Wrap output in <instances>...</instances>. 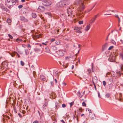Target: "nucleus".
I'll return each instance as SVG.
<instances>
[{"label":"nucleus","mask_w":123,"mask_h":123,"mask_svg":"<svg viewBox=\"0 0 123 123\" xmlns=\"http://www.w3.org/2000/svg\"><path fill=\"white\" fill-rule=\"evenodd\" d=\"M89 0H79L77 3L80 4V9L81 11L83 10L85 8V7L84 4L88 3Z\"/></svg>","instance_id":"nucleus-1"},{"label":"nucleus","mask_w":123,"mask_h":123,"mask_svg":"<svg viewBox=\"0 0 123 123\" xmlns=\"http://www.w3.org/2000/svg\"><path fill=\"white\" fill-rule=\"evenodd\" d=\"M70 2V1L68 0H64L57 3L56 6L58 7H63L65 6L68 5Z\"/></svg>","instance_id":"nucleus-2"},{"label":"nucleus","mask_w":123,"mask_h":123,"mask_svg":"<svg viewBox=\"0 0 123 123\" xmlns=\"http://www.w3.org/2000/svg\"><path fill=\"white\" fill-rule=\"evenodd\" d=\"M42 4L46 6H49L51 4V2L48 0H43L42 1Z\"/></svg>","instance_id":"nucleus-3"},{"label":"nucleus","mask_w":123,"mask_h":123,"mask_svg":"<svg viewBox=\"0 0 123 123\" xmlns=\"http://www.w3.org/2000/svg\"><path fill=\"white\" fill-rule=\"evenodd\" d=\"M45 8L42 6H39L37 9V11L39 12H43Z\"/></svg>","instance_id":"nucleus-4"},{"label":"nucleus","mask_w":123,"mask_h":123,"mask_svg":"<svg viewBox=\"0 0 123 123\" xmlns=\"http://www.w3.org/2000/svg\"><path fill=\"white\" fill-rule=\"evenodd\" d=\"M82 29V27H75L74 30H75L76 32H77L79 33H81L82 32L80 31V29Z\"/></svg>","instance_id":"nucleus-5"},{"label":"nucleus","mask_w":123,"mask_h":123,"mask_svg":"<svg viewBox=\"0 0 123 123\" xmlns=\"http://www.w3.org/2000/svg\"><path fill=\"white\" fill-rule=\"evenodd\" d=\"M20 20L22 21L25 22H27L28 21V20L23 16L20 17Z\"/></svg>","instance_id":"nucleus-6"},{"label":"nucleus","mask_w":123,"mask_h":123,"mask_svg":"<svg viewBox=\"0 0 123 123\" xmlns=\"http://www.w3.org/2000/svg\"><path fill=\"white\" fill-rule=\"evenodd\" d=\"M57 53L59 56H62L64 55L63 52L59 50L57 51Z\"/></svg>","instance_id":"nucleus-7"},{"label":"nucleus","mask_w":123,"mask_h":123,"mask_svg":"<svg viewBox=\"0 0 123 123\" xmlns=\"http://www.w3.org/2000/svg\"><path fill=\"white\" fill-rule=\"evenodd\" d=\"M48 104V102H45V103L43 105V110H44L46 109Z\"/></svg>","instance_id":"nucleus-8"},{"label":"nucleus","mask_w":123,"mask_h":123,"mask_svg":"<svg viewBox=\"0 0 123 123\" xmlns=\"http://www.w3.org/2000/svg\"><path fill=\"white\" fill-rule=\"evenodd\" d=\"M115 57L113 56L111 54L109 56V59H110V61L111 62H112L114 60Z\"/></svg>","instance_id":"nucleus-9"},{"label":"nucleus","mask_w":123,"mask_h":123,"mask_svg":"<svg viewBox=\"0 0 123 123\" xmlns=\"http://www.w3.org/2000/svg\"><path fill=\"white\" fill-rule=\"evenodd\" d=\"M97 78L96 76H95L93 77L92 82L93 84L95 83V82H97Z\"/></svg>","instance_id":"nucleus-10"},{"label":"nucleus","mask_w":123,"mask_h":123,"mask_svg":"<svg viewBox=\"0 0 123 123\" xmlns=\"http://www.w3.org/2000/svg\"><path fill=\"white\" fill-rule=\"evenodd\" d=\"M27 12V10L25 8H23L21 10V12L23 14H25Z\"/></svg>","instance_id":"nucleus-11"},{"label":"nucleus","mask_w":123,"mask_h":123,"mask_svg":"<svg viewBox=\"0 0 123 123\" xmlns=\"http://www.w3.org/2000/svg\"><path fill=\"white\" fill-rule=\"evenodd\" d=\"M90 24H89L86 27H85L84 29L86 31H88L89 29L90 28Z\"/></svg>","instance_id":"nucleus-12"},{"label":"nucleus","mask_w":123,"mask_h":123,"mask_svg":"<svg viewBox=\"0 0 123 123\" xmlns=\"http://www.w3.org/2000/svg\"><path fill=\"white\" fill-rule=\"evenodd\" d=\"M108 44L107 43H105L104 45L102 46V49L103 50H104L107 46Z\"/></svg>","instance_id":"nucleus-13"},{"label":"nucleus","mask_w":123,"mask_h":123,"mask_svg":"<svg viewBox=\"0 0 123 123\" xmlns=\"http://www.w3.org/2000/svg\"><path fill=\"white\" fill-rule=\"evenodd\" d=\"M11 1V0H6L5 2L6 5L7 6L10 5Z\"/></svg>","instance_id":"nucleus-14"},{"label":"nucleus","mask_w":123,"mask_h":123,"mask_svg":"<svg viewBox=\"0 0 123 123\" xmlns=\"http://www.w3.org/2000/svg\"><path fill=\"white\" fill-rule=\"evenodd\" d=\"M97 18L95 17V16L93 17L90 20V22L91 23H93L95 22L96 18Z\"/></svg>","instance_id":"nucleus-15"},{"label":"nucleus","mask_w":123,"mask_h":123,"mask_svg":"<svg viewBox=\"0 0 123 123\" xmlns=\"http://www.w3.org/2000/svg\"><path fill=\"white\" fill-rule=\"evenodd\" d=\"M16 4V2L14 1L11 0L10 4V5H12V6H13L15 5Z\"/></svg>","instance_id":"nucleus-16"},{"label":"nucleus","mask_w":123,"mask_h":123,"mask_svg":"<svg viewBox=\"0 0 123 123\" xmlns=\"http://www.w3.org/2000/svg\"><path fill=\"white\" fill-rule=\"evenodd\" d=\"M40 78L43 81H44L45 80V77L43 75H41Z\"/></svg>","instance_id":"nucleus-17"},{"label":"nucleus","mask_w":123,"mask_h":123,"mask_svg":"<svg viewBox=\"0 0 123 123\" xmlns=\"http://www.w3.org/2000/svg\"><path fill=\"white\" fill-rule=\"evenodd\" d=\"M94 115L93 114H90V117L91 120H92L94 119Z\"/></svg>","instance_id":"nucleus-18"},{"label":"nucleus","mask_w":123,"mask_h":123,"mask_svg":"<svg viewBox=\"0 0 123 123\" xmlns=\"http://www.w3.org/2000/svg\"><path fill=\"white\" fill-rule=\"evenodd\" d=\"M51 48L54 50H57V48L55 46H52L51 47Z\"/></svg>","instance_id":"nucleus-19"},{"label":"nucleus","mask_w":123,"mask_h":123,"mask_svg":"<svg viewBox=\"0 0 123 123\" xmlns=\"http://www.w3.org/2000/svg\"><path fill=\"white\" fill-rule=\"evenodd\" d=\"M32 18H35L37 17V15L35 13H32Z\"/></svg>","instance_id":"nucleus-20"},{"label":"nucleus","mask_w":123,"mask_h":123,"mask_svg":"<svg viewBox=\"0 0 123 123\" xmlns=\"http://www.w3.org/2000/svg\"><path fill=\"white\" fill-rule=\"evenodd\" d=\"M77 95L80 98H81L83 96V95L81 94L80 92H78L77 93Z\"/></svg>","instance_id":"nucleus-21"},{"label":"nucleus","mask_w":123,"mask_h":123,"mask_svg":"<svg viewBox=\"0 0 123 123\" xmlns=\"http://www.w3.org/2000/svg\"><path fill=\"white\" fill-rule=\"evenodd\" d=\"M46 52L48 53H50V51L49 48L48 47H46L45 48Z\"/></svg>","instance_id":"nucleus-22"},{"label":"nucleus","mask_w":123,"mask_h":123,"mask_svg":"<svg viewBox=\"0 0 123 123\" xmlns=\"http://www.w3.org/2000/svg\"><path fill=\"white\" fill-rule=\"evenodd\" d=\"M109 89H111L113 85L112 84H110L109 85Z\"/></svg>","instance_id":"nucleus-23"},{"label":"nucleus","mask_w":123,"mask_h":123,"mask_svg":"<svg viewBox=\"0 0 123 123\" xmlns=\"http://www.w3.org/2000/svg\"><path fill=\"white\" fill-rule=\"evenodd\" d=\"M110 94L109 93H108L106 94L105 96L106 98H108L110 97Z\"/></svg>","instance_id":"nucleus-24"},{"label":"nucleus","mask_w":123,"mask_h":123,"mask_svg":"<svg viewBox=\"0 0 123 123\" xmlns=\"http://www.w3.org/2000/svg\"><path fill=\"white\" fill-rule=\"evenodd\" d=\"M40 35H37L35 36V38L36 39H37L39 38L40 37Z\"/></svg>","instance_id":"nucleus-25"},{"label":"nucleus","mask_w":123,"mask_h":123,"mask_svg":"<svg viewBox=\"0 0 123 123\" xmlns=\"http://www.w3.org/2000/svg\"><path fill=\"white\" fill-rule=\"evenodd\" d=\"M25 54L26 55H28L29 54V52L28 49H25Z\"/></svg>","instance_id":"nucleus-26"},{"label":"nucleus","mask_w":123,"mask_h":123,"mask_svg":"<svg viewBox=\"0 0 123 123\" xmlns=\"http://www.w3.org/2000/svg\"><path fill=\"white\" fill-rule=\"evenodd\" d=\"M8 35L9 37L11 39H12L13 38L12 36L11 35L9 34H8Z\"/></svg>","instance_id":"nucleus-27"},{"label":"nucleus","mask_w":123,"mask_h":123,"mask_svg":"<svg viewBox=\"0 0 123 123\" xmlns=\"http://www.w3.org/2000/svg\"><path fill=\"white\" fill-rule=\"evenodd\" d=\"M117 95L120 98H121L122 96V94L121 93H119V94Z\"/></svg>","instance_id":"nucleus-28"},{"label":"nucleus","mask_w":123,"mask_h":123,"mask_svg":"<svg viewBox=\"0 0 123 123\" xmlns=\"http://www.w3.org/2000/svg\"><path fill=\"white\" fill-rule=\"evenodd\" d=\"M119 55L121 57L122 59L123 60V54L122 53H120L119 54Z\"/></svg>","instance_id":"nucleus-29"},{"label":"nucleus","mask_w":123,"mask_h":123,"mask_svg":"<svg viewBox=\"0 0 123 123\" xmlns=\"http://www.w3.org/2000/svg\"><path fill=\"white\" fill-rule=\"evenodd\" d=\"M11 21V20L10 19H8L7 20V22L8 23H10Z\"/></svg>","instance_id":"nucleus-30"},{"label":"nucleus","mask_w":123,"mask_h":123,"mask_svg":"<svg viewBox=\"0 0 123 123\" xmlns=\"http://www.w3.org/2000/svg\"><path fill=\"white\" fill-rule=\"evenodd\" d=\"M103 83L104 86H105L106 84V82L105 81H103Z\"/></svg>","instance_id":"nucleus-31"},{"label":"nucleus","mask_w":123,"mask_h":123,"mask_svg":"<svg viewBox=\"0 0 123 123\" xmlns=\"http://www.w3.org/2000/svg\"><path fill=\"white\" fill-rule=\"evenodd\" d=\"M114 47V46H110V47L108 49V50H110L112 48H113Z\"/></svg>","instance_id":"nucleus-32"},{"label":"nucleus","mask_w":123,"mask_h":123,"mask_svg":"<svg viewBox=\"0 0 123 123\" xmlns=\"http://www.w3.org/2000/svg\"><path fill=\"white\" fill-rule=\"evenodd\" d=\"M20 64L22 66H24L25 64L24 62L22 61H20Z\"/></svg>","instance_id":"nucleus-33"},{"label":"nucleus","mask_w":123,"mask_h":123,"mask_svg":"<svg viewBox=\"0 0 123 123\" xmlns=\"http://www.w3.org/2000/svg\"><path fill=\"white\" fill-rule=\"evenodd\" d=\"M60 43V42L59 41H56L55 42V43L57 45H59Z\"/></svg>","instance_id":"nucleus-34"},{"label":"nucleus","mask_w":123,"mask_h":123,"mask_svg":"<svg viewBox=\"0 0 123 123\" xmlns=\"http://www.w3.org/2000/svg\"><path fill=\"white\" fill-rule=\"evenodd\" d=\"M111 43L114 44H115L116 43V42L113 40H112L111 41Z\"/></svg>","instance_id":"nucleus-35"},{"label":"nucleus","mask_w":123,"mask_h":123,"mask_svg":"<svg viewBox=\"0 0 123 123\" xmlns=\"http://www.w3.org/2000/svg\"><path fill=\"white\" fill-rule=\"evenodd\" d=\"M10 54L12 57L14 56L15 55V54L14 53H10Z\"/></svg>","instance_id":"nucleus-36"},{"label":"nucleus","mask_w":123,"mask_h":123,"mask_svg":"<svg viewBox=\"0 0 123 123\" xmlns=\"http://www.w3.org/2000/svg\"><path fill=\"white\" fill-rule=\"evenodd\" d=\"M55 106L56 108L57 109L59 107V104L57 103V105H56Z\"/></svg>","instance_id":"nucleus-37"},{"label":"nucleus","mask_w":123,"mask_h":123,"mask_svg":"<svg viewBox=\"0 0 123 123\" xmlns=\"http://www.w3.org/2000/svg\"><path fill=\"white\" fill-rule=\"evenodd\" d=\"M13 110L14 112L16 113H17L16 108L15 107H13Z\"/></svg>","instance_id":"nucleus-38"},{"label":"nucleus","mask_w":123,"mask_h":123,"mask_svg":"<svg viewBox=\"0 0 123 123\" xmlns=\"http://www.w3.org/2000/svg\"><path fill=\"white\" fill-rule=\"evenodd\" d=\"M82 105L83 106H86V103L84 102H83L82 103Z\"/></svg>","instance_id":"nucleus-39"},{"label":"nucleus","mask_w":123,"mask_h":123,"mask_svg":"<svg viewBox=\"0 0 123 123\" xmlns=\"http://www.w3.org/2000/svg\"><path fill=\"white\" fill-rule=\"evenodd\" d=\"M88 111H89V113H91L92 112V111L89 108H88L87 109Z\"/></svg>","instance_id":"nucleus-40"},{"label":"nucleus","mask_w":123,"mask_h":123,"mask_svg":"<svg viewBox=\"0 0 123 123\" xmlns=\"http://www.w3.org/2000/svg\"><path fill=\"white\" fill-rule=\"evenodd\" d=\"M69 10L70 9V8H69L68 9H67V11L68 12V14H69L70 13H71V11L70 10V11H69Z\"/></svg>","instance_id":"nucleus-41"},{"label":"nucleus","mask_w":123,"mask_h":123,"mask_svg":"<svg viewBox=\"0 0 123 123\" xmlns=\"http://www.w3.org/2000/svg\"><path fill=\"white\" fill-rule=\"evenodd\" d=\"M83 21H80L79 22V23L80 24H83Z\"/></svg>","instance_id":"nucleus-42"},{"label":"nucleus","mask_w":123,"mask_h":123,"mask_svg":"<svg viewBox=\"0 0 123 123\" xmlns=\"http://www.w3.org/2000/svg\"><path fill=\"white\" fill-rule=\"evenodd\" d=\"M23 7V6L22 5H20L18 6V7L19 9Z\"/></svg>","instance_id":"nucleus-43"},{"label":"nucleus","mask_w":123,"mask_h":123,"mask_svg":"<svg viewBox=\"0 0 123 123\" xmlns=\"http://www.w3.org/2000/svg\"><path fill=\"white\" fill-rule=\"evenodd\" d=\"M74 102H72L70 103V107H71L72 106V105L74 104Z\"/></svg>","instance_id":"nucleus-44"},{"label":"nucleus","mask_w":123,"mask_h":123,"mask_svg":"<svg viewBox=\"0 0 123 123\" xmlns=\"http://www.w3.org/2000/svg\"><path fill=\"white\" fill-rule=\"evenodd\" d=\"M70 57H71L70 56H67L65 58V59L66 60H67L69 59Z\"/></svg>","instance_id":"nucleus-45"},{"label":"nucleus","mask_w":123,"mask_h":123,"mask_svg":"<svg viewBox=\"0 0 123 123\" xmlns=\"http://www.w3.org/2000/svg\"><path fill=\"white\" fill-rule=\"evenodd\" d=\"M69 45L68 44H67L66 45V47L67 48H69Z\"/></svg>","instance_id":"nucleus-46"},{"label":"nucleus","mask_w":123,"mask_h":123,"mask_svg":"<svg viewBox=\"0 0 123 123\" xmlns=\"http://www.w3.org/2000/svg\"><path fill=\"white\" fill-rule=\"evenodd\" d=\"M62 107H63L64 108L66 107V105L64 104H63L62 105Z\"/></svg>","instance_id":"nucleus-47"},{"label":"nucleus","mask_w":123,"mask_h":123,"mask_svg":"<svg viewBox=\"0 0 123 123\" xmlns=\"http://www.w3.org/2000/svg\"><path fill=\"white\" fill-rule=\"evenodd\" d=\"M33 123H38V121L37 120L33 122Z\"/></svg>","instance_id":"nucleus-48"},{"label":"nucleus","mask_w":123,"mask_h":123,"mask_svg":"<svg viewBox=\"0 0 123 123\" xmlns=\"http://www.w3.org/2000/svg\"><path fill=\"white\" fill-rule=\"evenodd\" d=\"M33 75L34 76V77H35V75L36 74V72L35 71H33Z\"/></svg>","instance_id":"nucleus-49"},{"label":"nucleus","mask_w":123,"mask_h":123,"mask_svg":"<svg viewBox=\"0 0 123 123\" xmlns=\"http://www.w3.org/2000/svg\"><path fill=\"white\" fill-rule=\"evenodd\" d=\"M22 113L23 114H25V111L24 110H22Z\"/></svg>","instance_id":"nucleus-50"},{"label":"nucleus","mask_w":123,"mask_h":123,"mask_svg":"<svg viewBox=\"0 0 123 123\" xmlns=\"http://www.w3.org/2000/svg\"><path fill=\"white\" fill-rule=\"evenodd\" d=\"M94 85V88L95 89V90H97V89H96V86L95 84V83H94V84H93Z\"/></svg>","instance_id":"nucleus-51"},{"label":"nucleus","mask_w":123,"mask_h":123,"mask_svg":"<svg viewBox=\"0 0 123 123\" xmlns=\"http://www.w3.org/2000/svg\"><path fill=\"white\" fill-rule=\"evenodd\" d=\"M99 13H98V14H97V15H95L94 16L96 17V18H97V17H98V16H99Z\"/></svg>","instance_id":"nucleus-52"},{"label":"nucleus","mask_w":123,"mask_h":123,"mask_svg":"<svg viewBox=\"0 0 123 123\" xmlns=\"http://www.w3.org/2000/svg\"><path fill=\"white\" fill-rule=\"evenodd\" d=\"M79 111L80 112H82V109L80 108L79 109Z\"/></svg>","instance_id":"nucleus-53"},{"label":"nucleus","mask_w":123,"mask_h":123,"mask_svg":"<svg viewBox=\"0 0 123 123\" xmlns=\"http://www.w3.org/2000/svg\"><path fill=\"white\" fill-rule=\"evenodd\" d=\"M55 40V39L54 38H52L51 39V41L52 42H54Z\"/></svg>","instance_id":"nucleus-54"},{"label":"nucleus","mask_w":123,"mask_h":123,"mask_svg":"<svg viewBox=\"0 0 123 123\" xmlns=\"http://www.w3.org/2000/svg\"><path fill=\"white\" fill-rule=\"evenodd\" d=\"M18 115L20 117V118L22 117V115H21V114H20L19 113H18Z\"/></svg>","instance_id":"nucleus-55"},{"label":"nucleus","mask_w":123,"mask_h":123,"mask_svg":"<svg viewBox=\"0 0 123 123\" xmlns=\"http://www.w3.org/2000/svg\"><path fill=\"white\" fill-rule=\"evenodd\" d=\"M81 116L82 117L83 116H84V117H85V115L84 114H82L81 115Z\"/></svg>","instance_id":"nucleus-56"},{"label":"nucleus","mask_w":123,"mask_h":123,"mask_svg":"<svg viewBox=\"0 0 123 123\" xmlns=\"http://www.w3.org/2000/svg\"><path fill=\"white\" fill-rule=\"evenodd\" d=\"M28 48H31V46L29 44H28Z\"/></svg>","instance_id":"nucleus-57"},{"label":"nucleus","mask_w":123,"mask_h":123,"mask_svg":"<svg viewBox=\"0 0 123 123\" xmlns=\"http://www.w3.org/2000/svg\"><path fill=\"white\" fill-rule=\"evenodd\" d=\"M98 97L99 98H100V95L99 92H98Z\"/></svg>","instance_id":"nucleus-58"},{"label":"nucleus","mask_w":123,"mask_h":123,"mask_svg":"<svg viewBox=\"0 0 123 123\" xmlns=\"http://www.w3.org/2000/svg\"><path fill=\"white\" fill-rule=\"evenodd\" d=\"M3 10L4 11H6L7 9L6 8H4L3 9Z\"/></svg>","instance_id":"nucleus-59"},{"label":"nucleus","mask_w":123,"mask_h":123,"mask_svg":"<svg viewBox=\"0 0 123 123\" xmlns=\"http://www.w3.org/2000/svg\"><path fill=\"white\" fill-rule=\"evenodd\" d=\"M15 53H16L17 54V55L18 57L19 58L20 57V55L17 52H15Z\"/></svg>","instance_id":"nucleus-60"},{"label":"nucleus","mask_w":123,"mask_h":123,"mask_svg":"<svg viewBox=\"0 0 123 123\" xmlns=\"http://www.w3.org/2000/svg\"><path fill=\"white\" fill-rule=\"evenodd\" d=\"M118 18V22H119V23L120 22V19L119 18V17Z\"/></svg>","instance_id":"nucleus-61"},{"label":"nucleus","mask_w":123,"mask_h":123,"mask_svg":"<svg viewBox=\"0 0 123 123\" xmlns=\"http://www.w3.org/2000/svg\"><path fill=\"white\" fill-rule=\"evenodd\" d=\"M62 84L63 85H64L65 86L66 85V83L65 82H63L62 83Z\"/></svg>","instance_id":"nucleus-62"},{"label":"nucleus","mask_w":123,"mask_h":123,"mask_svg":"<svg viewBox=\"0 0 123 123\" xmlns=\"http://www.w3.org/2000/svg\"><path fill=\"white\" fill-rule=\"evenodd\" d=\"M9 5V6H8V7L9 9H10L11 8V6H12V5Z\"/></svg>","instance_id":"nucleus-63"},{"label":"nucleus","mask_w":123,"mask_h":123,"mask_svg":"<svg viewBox=\"0 0 123 123\" xmlns=\"http://www.w3.org/2000/svg\"><path fill=\"white\" fill-rule=\"evenodd\" d=\"M80 16L81 17L82 16L83 17L84 16V15L83 14H81L80 15Z\"/></svg>","instance_id":"nucleus-64"}]
</instances>
